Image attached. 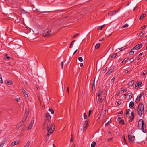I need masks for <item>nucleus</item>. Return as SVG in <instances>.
Here are the masks:
<instances>
[{
    "mask_svg": "<svg viewBox=\"0 0 147 147\" xmlns=\"http://www.w3.org/2000/svg\"><path fill=\"white\" fill-rule=\"evenodd\" d=\"M138 128L139 129H141L144 133L146 132V124L144 123L142 119H140L138 122Z\"/></svg>",
    "mask_w": 147,
    "mask_h": 147,
    "instance_id": "1",
    "label": "nucleus"
},
{
    "mask_svg": "<svg viewBox=\"0 0 147 147\" xmlns=\"http://www.w3.org/2000/svg\"><path fill=\"white\" fill-rule=\"evenodd\" d=\"M50 125H47L46 129L48 131V133L46 136L47 138L49 137V135L51 134L55 129V125L54 123L52 124L50 127Z\"/></svg>",
    "mask_w": 147,
    "mask_h": 147,
    "instance_id": "2",
    "label": "nucleus"
},
{
    "mask_svg": "<svg viewBox=\"0 0 147 147\" xmlns=\"http://www.w3.org/2000/svg\"><path fill=\"white\" fill-rule=\"evenodd\" d=\"M137 111L139 115L141 117L144 113V105L143 104L140 103L139 104Z\"/></svg>",
    "mask_w": 147,
    "mask_h": 147,
    "instance_id": "3",
    "label": "nucleus"
},
{
    "mask_svg": "<svg viewBox=\"0 0 147 147\" xmlns=\"http://www.w3.org/2000/svg\"><path fill=\"white\" fill-rule=\"evenodd\" d=\"M45 118H46V121L44 123V125H45V124L47 123V121H49V123L51 122V118L50 116L48 113H47L46 115L45 116Z\"/></svg>",
    "mask_w": 147,
    "mask_h": 147,
    "instance_id": "4",
    "label": "nucleus"
},
{
    "mask_svg": "<svg viewBox=\"0 0 147 147\" xmlns=\"http://www.w3.org/2000/svg\"><path fill=\"white\" fill-rule=\"evenodd\" d=\"M143 46V44L142 43H140L136 45L132 49V50H137L139 49H140Z\"/></svg>",
    "mask_w": 147,
    "mask_h": 147,
    "instance_id": "5",
    "label": "nucleus"
},
{
    "mask_svg": "<svg viewBox=\"0 0 147 147\" xmlns=\"http://www.w3.org/2000/svg\"><path fill=\"white\" fill-rule=\"evenodd\" d=\"M128 137L130 143H133V141L134 140L135 138V136H132V135H129Z\"/></svg>",
    "mask_w": 147,
    "mask_h": 147,
    "instance_id": "6",
    "label": "nucleus"
},
{
    "mask_svg": "<svg viewBox=\"0 0 147 147\" xmlns=\"http://www.w3.org/2000/svg\"><path fill=\"white\" fill-rule=\"evenodd\" d=\"M51 31L48 30L46 31L43 33V35L45 36H48L51 35Z\"/></svg>",
    "mask_w": 147,
    "mask_h": 147,
    "instance_id": "7",
    "label": "nucleus"
},
{
    "mask_svg": "<svg viewBox=\"0 0 147 147\" xmlns=\"http://www.w3.org/2000/svg\"><path fill=\"white\" fill-rule=\"evenodd\" d=\"M142 96V94L140 93L137 96V98L135 100V102L136 103H138L139 102L140 99L141 98Z\"/></svg>",
    "mask_w": 147,
    "mask_h": 147,
    "instance_id": "8",
    "label": "nucleus"
},
{
    "mask_svg": "<svg viewBox=\"0 0 147 147\" xmlns=\"http://www.w3.org/2000/svg\"><path fill=\"white\" fill-rule=\"evenodd\" d=\"M114 66H111V67H110L109 68V70L108 72L107 73V74L109 75L110 74L113 72V71L114 69Z\"/></svg>",
    "mask_w": 147,
    "mask_h": 147,
    "instance_id": "9",
    "label": "nucleus"
},
{
    "mask_svg": "<svg viewBox=\"0 0 147 147\" xmlns=\"http://www.w3.org/2000/svg\"><path fill=\"white\" fill-rule=\"evenodd\" d=\"M29 113V110L28 109L26 108V111L25 114V115H26V119H25L24 120H26L27 119L28 115Z\"/></svg>",
    "mask_w": 147,
    "mask_h": 147,
    "instance_id": "10",
    "label": "nucleus"
},
{
    "mask_svg": "<svg viewBox=\"0 0 147 147\" xmlns=\"http://www.w3.org/2000/svg\"><path fill=\"white\" fill-rule=\"evenodd\" d=\"M142 84L141 82H139L138 81L136 84L135 88L137 89L140 85H141Z\"/></svg>",
    "mask_w": 147,
    "mask_h": 147,
    "instance_id": "11",
    "label": "nucleus"
},
{
    "mask_svg": "<svg viewBox=\"0 0 147 147\" xmlns=\"http://www.w3.org/2000/svg\"><path fill=\"white\" fill-rule=\"evenodd\" d=\"M117 12H115V10L113 11H110L108 15L112 16L114 14H115V13H116Z\"/></svg>",
    "mask_w": 147,
    "mask_h": 147,
    "instance_id": "12",
    "label": "nucleus"
},
{
    "mask_svg": "<svg viewBox=\"0 0 147 147\" xmlns=\"http://www.w3.org/2000/svg\"><path fill=\"white\" fill-rule=\"evenodd\" d=\"M5 83L8 85H11L12 84V82L11 80H10L9 81H5Z\"/></svg>",
    "mask_w": 147,
    "mask_h": 147,
    "instance_id": "13",
    "label": "nucleus"
},
{
    "mask_svg": "<svg viewBox=\"0 0 147 147\" xmlns=\"http://www.w3.org/2000/svg\"><path fill=\"white\" fill-rule=\"evenodd\" d=\"M18 144V142H17V141H14L12 142L11 144V146H13L14 145H16Z\"/></svg>",
    "mask_w": 147,
    "mask_h": 147,
    "instance_id": "14",
    "label": "nucleus"
},
{
    "mask_svg": "<svg viewBox=\"0 0 147 147\" xmlns=\"http://www.w3.org/2000/svg\"><path fill=\"white\" fill-rule=\"evenodd\" d=\"M134 81H132L128 83V86L129 87H131L134 84Z\"/></svg>",
    "mask_w": 147,
    "mask_h": 147,
    "instance_id": "15",
    "label": "nucleus"
},
{
    "mask_svg": "<svg viewBox=\"0 0 147 147\" xmlns=\"http://www.w3.org/2000/svg\"><path fill=\"white\" fill-rule=\"evenodd\" d=\"M101 92H99L98 93L97 95V96L96 97V99H98V100H99L100 98V96L101 94Z\"/></svg>",
    "mask_w": 147,
    "mask_h": 147,
    "instance_id": "16",
    "label": "nucleus"
},
{
    "mask_svg": "<svg viewBox=\"0 0 147 147\" xmlns=\"http://www.w3.org/2000/svg\"><path fill=\"white\" fill-rule=\"evenodd\" d=\"M134 113L133 112H132L131 113V115L130 116L131 119V120H132L134 119Z\"/></svg>",
    "mask_w": 147,
    "mask_h": 147,
    "instance_id": "17",
    "label": "nucleus"
},
{
    "mask_svg": "<svg viewBox=\"0 0 147 147\" xmlns=\"http://www.w3.org/2000/svg\"><path fill=\"white\" fill-rule=\"evenodd\" d=\"M146 16V14H143L140 17V18H139V20H140L143 19Z\"/></svg>",
    "mask_w": 147,
    "mask_h": 147,
    "instance_id": "18",
    "label": "nucleus"
},
{
    "mask_svg": "<svg viewBox=\"0 0 147 147\" xmlns=\"http://www.w3.org/2000/svg\"><path fill=\"white\" fill-rule=\"evenodd\" d=\"M134 106V102L133 101H131L129 105V107L130 108H131Z\"/></svg>",
    "mask_w": 147,
    "mask_h": 147,
    "instance_id": "19",
    "label": "nucleus"
},
{
    "mask_svg": "<svg viewBox=\"0 0 147 147\" xmlns=\"http://www.w3.org/2000/svg\"><path fill=\"white\" fill-rule=\"evenodd\" d=\"M88 125H83V130L84 131H85L86 130V129L88 127Z\"/></svg>",
    "mask_w": 147,
    "mask_h": 147,
    "instance_id": "20",
    "label": "nucleus"
},
{
    "mask_svg": "<svg viewBox=\"0 0 147 147\" xmlns=\"http://www.w3.org/2000/svg\"><path fill=\"white\" fill-rule=\"evenodd\" d=\"M117 53H115L113 55H112L111 56V59H114L115 57H116L117 56Z\"/></svg>",
    "mask_w": 147,
    "mask_h": 147,
    "instance_id": "21",
    "label": "nucleus"
},
{
    "mask_svg": "<svg viewBox=\"0 0 147 147\" xmlns=\"http://www.w3.org/2000/svg\"><path fill=\"white\" fill-rule=\"evenodd\" d=\"M96 143L95 142L93 141L91 144V147H95Z\"/></svg>",
    "mask_w": 147,
    "mask_h": 147,
    "instance_id": "22",
    "label": "nucleus"
},
{
    "mask_svg": "<svg viewBox=\"0 0 147 147\" xmlns=\"http://www.w3.org/2000/svg\"><path fill=\"white\" fill-rule=\"evenodd\" d=\"M100 43L97 44L95 46V48L96 49H98L100 46Z\"/></svg>",
    "mask_w": 147,
    "mask_h": 147,
    "instance_id": "23",
    "label": "nucleus"
},
{
    "mask_svg": "<svg viewBox=\"0 0 147 147\" xmlns=\"http://www.w3.org/2000/svg\"><path fill=\"white\" fill-rule=\"evenodd\" d=\"M129 58H125L123 61L121 62V63H125L126 62V61L128 60Z\"/></svg>",
    "mask_w": 147,
    "mask_h": 147,
    "instance_id": "24",
    "label": "nucleus"
},
{
    "mask_svg": "<svg viewBox=\"0 0 147 147\" xmlns=\"http://www.w3.org/2000/svg\"><path fill=\"white\" fill-rule=\"evenodd\" d=\"M128 95L127 96H129V98H131L132 97V94L131 93H131H129L128 94H127Z\"/></svg>",
    "mask_w": 147,
    "mask_h": 147,
    "instance_id": "25",
    "label": "nucleus"
},
{
    "mask_svg": "<svg viewBox=\"0 0 147 147\" xmlns=\"http://www.w3.org/2000/svg\"><path fill=\"white\" fill-rule=\"evenodd\" d=\"M119 123L123 125L124 123V122L123 119L121 120L119 122Z\"/></svg>",
    "mask_w": 147,
    "mask_h": 147,
    "instance_id": "26",
    "label": "nucleus"
},
{
    "mask_svg": "<svg viewBox=\"0 0 147 147\" xmlns=\"http://www.w3.org/2000/svg\"><path fill=\"white\" fill-rule=\"evenodd\" d=\"M126 48V47L124 46V47H121V48H120L119 49V50H120V51H122L123 50V49H125ZM118 49H117L116 50H117Z\"/></svg>",
    "mask_w": 147,
    "mask_h": 147,
    "instance_id": "27",
    "label": "nucleus"
},
{
    "mask_svg": "<svg viewBox=\"0 0 147 147\" xmlns=\"http://www.w3.org/2000/svg\"><path fill=\"white\" fill-rule=\"evenodd\" d=\"M32 126L33 125H30V124L29 125L28 127V130H30V129H31L32 128Z\"/></svg>",
    "mask_w": 147,
    "mask_h": 147,
    "instance_id": "28",
    "label": "nucleus"
},
{
    "mask_svg": "<svg viewBox=\"0 0 147 147\" xmlns=\"http://www.w3.org/2000/svg\"><path fill=\"white\" fill-rule=\"evenodd\" d=\"M75 42V40L73 41L70 44V45L69 46V47L71 48L72 47V46L73 45L74 43Z\"/></svg>",
    "mask_w": 147,
    "mask_h": 147,
    "instance_id": "29",
    "label": "nucleus"
},
{
    "mask_svg": "<svg viewBox=\"0 0 147 147\" xmlns=\"http://www.w3.org/2000/svg\"><path fill=\"white\" fill-rule=\"evenodd\" d=\"M30 145V142L29 141H28L27 143L24 146V147H28Z\"/></svg>",
    "mask_w": 147,
    "mask_h": 147,
    "instance_id": "30",
    "label": "nucleus"
},
{
    "mask_svg": "<svg viewBox=\"0 0 147 147\" xmlns=\"http://www.w3.org/2000/svg\"><path fill=\"white\" fill-rule=\"evenodd\" d=\"M49 111H50L52 114H53L54 113V111L51 108H49Z\"/></svg>",
    "mask_w": 147,
    "mask_h": 147,
    "instance_id": "31",
    "label": "nucleus"
},
{
    "mask_svg": "<svg viewBox=\"0 0 147 147\" xmlns=\"http://www.w3.org/2000/svg\"><path fill=\"white\" fill-rule=\"evenodd\" d=\"M121 102H122V100H119L117 102V106L121 104Z\"/></svg>",
    "mask_w": 147,
    "mask_h": 147,
    "instance_id": "32",
    "label": "nucleus"
},
{
    "mask_svg": "<svg viewBox=\"0 0 147 147\" xmlns=\"http://www.w3.org/2000/svg\"><path fill=\"white\" fill-rule=\"evenodd\" d=\"M87 115L86 113H84V119H86L87 118Z\"/></svg>",
    "mask_w": 147,
    "mask_h": 147,
    "instance_id": "33",
    "label": "nucleus"
},
{
    "mask_svg": "<svg viewBox=\"0 0 147 147\" xmlns=\"http://www.w3.org/2000/svg\"><path fill=\"white\" fill-rule=\"evenodd\" d=\"M88 121L87 120H86L84 121V124L83 125H87L88 126Z\"/></svg>",
    "mask_w": 147,
    "mask_h": 147,
    "instance_id": "34",
    "label": "nucleus"
},
{
    "mask_svg": "<svg viewBox=\"0 0 147 147\" xmlns=\"http://www.w3.org/2000/svg\"><path fill=\"white\" fill-rule=\"evenodd\" d=\"M128 111H126V116L127 117H128V115H129V111H130V109H128Z\"/></svg>",
    "mask_w": 147,
    "mask_h": 147,
    "instance_id": "35",
    "label": "nucleus"
},
{
    "mask_svg": "<svg viewBox=\"0 0 147 147\" xmlns=\"http://www.w3.org/2000/svg\"><path fill=\"white\" fill-rule=\"evenodd\" d=\"M104 25H103V26H98V30H101L103 28V27H104Z\"/></svg>",
    "mask_w": 147,
    "mask_h": 147,
    "instance_id": "36",
    "label": "nucleus"
},
{
    "mask_svg": "<svg viewBox=\"0 0 147 147\" xmlns=\"http://www.w3.org/2000/svg\"><path fill=\"white\" fill-rule=\"evenodd\" d=\"M78 59L80 62H82L83 61L82 58L81 57H79Z\"/></svg>",
    "mask_w": 147,
    "mask_h": 147,
    "instance_id": "37",
    "label": "nucleus"
},
{
    "mask_svg": "<svg viewBox=\"0 0 147 147\" xmlns=\"http://www.w3.org/2000/svg\"><path fill=\"white\" fill-rule=\"evenodd\" d=\"M3 82V81L2 80V78L1 77V75L0 74V83H2Z\"/></svg>",
    "mask_w": 147,
    "mask_h": 147,
    "instance_id": "38",
    "label": "nucleus"
},
{
    "mask_svg": "<svg viewBox=\"0 0 147 147\" xmlns=\"http://www.w3.org/2000/svg\"><path fill=\"white\" fill-rule=\"evenodd\" d=\"M95 79H94V82H93V85H92V89H95V84H94V82H95Z\"/></svg>",
    "mask_w": 147,
    "mask_h": 147,
    "instance_id": "39",
    "label": "nucleus"
},
{
    "mask_svg": "<svg viewBox=\"0 0 147 147\" xmlns=\"http://www.w3.org/2000/svg\"><path fill=\"white\" fill-rule=\"evenodd\" d=\"M132 50L130 52L129 54V55H132L134 53V51H132Z\"/></svg>",
    "mask_w": 147,
    "mask_h": 147,
    "instance_id": "40",
    "label": "nucleus"
},
{
    "mask_svg": "<svg viewBox=\"0 0 147 147\" xmlns=\"http://www.w3.org/2000/svg\"><path fill=\"white\" fill-rule=\"evenodd\" d=\"M74 139V138H73V136L72 135V134H71V139H70V142H72L73 140Z\"/></svg>",
    "mask_w": 147,
    "mask_h": 147,
    "instance_id": "41",
    "label": "nucleus"
},
{
    "mask_svg": "<svg viewBox=\"0 0 147 147\" xmlns=\"http://www.w3.org/2000/svg\"><path fill=\"white\" fill-rule=\"evenodd\" d=\"M79 35V34L78 33H77L76 34L74 35V36L72 37L73 38H76V37L78 36Z\"/></svg>",
    "mask_w": 147,
    "mask_h": 147,
    "instance_id": "42",
    "label": "nucleus"
},
{
    "mask_svg": "<svg viewBox=\"0 0 147 147\" xmlns=\"http://www.w3.org/2000/svg\"><path fill=\"white\" fill-rule=\"evenodd\" d=\"M128 25L127 24H125V25L123 26H122V27L123 28H125V27H128Z\"/></svg>",
    "mask_w": 147,
    "mask_h": 147,
    "instance_id": "43",
    "label": "nucleus"
},
{
    "mask_svg": "<svg viewBox=\"0 0 147 147\" xmlns=\"http://www.w3.org/2000/svg\"><path fill=\"white\" fill-rule=\"evenodd\" d=\"M113 137H112L111 138H109L107 139V142H109L110 141H111L113 139Z\"/></svg>",
    "mask_w": 147,
    "mask_h": 147,
    "instance_id": "44",
    "label": "nucleus"
},
{
    "mask_svg": "<svg viewBox=\"0 0 147 147\" xmlns=\"http://www.w3.org/2000/svg\"><path fill=\"white\" fill-rule=\"evenodd\" d=\"M5 58L8 59H9L10 58V57L8 56L7 55H6L5 56Z\"/></svg>",
    "mask_w": 147,
    "mask_h": 147,
    "instance_id": "45",
    "label": "nucleus"
},
{
    "mask_svg": "<svg viewBox=\"0 0 147 147\" xmlns=\"http://www.w3.org/2000/svg\"><path fill=\"white\" fill-rule=\"evenodd\" d=\"M16 100L18 102H20V98H18L16 99Z\"/></svg>",
    "mask_w": 147,
    "mask_h": 147,
    "instance_id": "46",
    "label": "nucleus"
},
{
    "mask_svg": "<svg viewBox=\"0 0 147 147\" xmlns=\"http://www.w3.org/2000/svg\"><path fill=\"white\" fill-rule=\"evenodd\" d=\"M125 135H123L122 136V137H123V140L124 141H125V142H126V140H125Z\"/></svg>",
    "mask_w": 147,
    "mask_h": 147,
    "instance_id": "47",
    "label": "nucleus"
},
{
    "mask_svg": "<svg viewBox=\"0 0 147 147\" xmlns=\"http://www.w3.org/2000/svg\"><path fill=\"white\" fill-rule=\"evenodd\" d=\"M22 91L24 94H26L27 93L25 90L24 89H22Z\"/></svg>",
    "mask_w": 147,
    "mask_h": 147,
    "instance_id": "48",
    "label": "nucleus"
},
{
    "mask_svg": "<svg viewBox=\"0 0 147 147\" xmlns=\"http://www.w3.org/2000/svg\"><path fill=\"white\" fill-rule=\"evenodd\" d=\"M92 112V110H90L89 111V114H88V116H90V114H91V113Z\"/></svg>",
    "mask_w": 147,
    "mask_h": 147,
    "instance_id": "49",
    "label": "nucleus"
},
{
    "mask_svg": "<svg viewBox=\"0 0 147 147\" xmlns=\"http://www.w3.org/2000/svg\"><path fill=\"white\" fill-rule=\"evenodd\" d=\"M134 61V59L133 58H132L130 60V61L131 63H132Z\"/></svg>",
    "mask_w": 147,
    "mask_h": 147,
    "instance_id": "50",
    "label": "nucleus"
},
{
    "mask_svg": "<svg viewBox=\"0 0 147 147\" xmlns=\"http://www.w3.org/2000/svg\"><path fill=\"white\" fill-rule=\"evenodd\" d=\"M104 98H101L100 100V102H103V100H104Z\"/></svg>",
    "mask_w": 147,
    "mask_h": 147,
    "instance_id": "51",
    "label": "nucleus"
},
{
    "mask_svg": "<svg viewBox=\"0 0 147 147\" xmlns=\"http://www.w3.org/2000/svg\"><path fill=\"white\" fill-rule=\"evenodd\" d=\"M146 25H144L143 26H142L141 27V28H142V29H144L146 27Z\"/></svg>",
    "mask_w": 147,
    "mask_h": 147,
    "instance_id": "52",
    "label": "nucleus"
},
{
    "mask_svg": "<svg viewBox=\"0 0 147 147\" xmlns=\"http://www.w3.org/2000/svg\"><path fill=\"white\" fill-rule=\"evenodd\" d=\"M115 80V78H113L111 81V83H113L114 81Z\"/></svg>",
    "mask_w": 147,
    "mask_h": 147,
    "instance_id": "53",
    "label": "nucleus"
},
{
    "mask_svg": "<svg viewBox=\"0 0 147 147\" xmlns=\"http://www.w3.org/2000/svg\"><path fill=\"white\" fill-rule=\"evenodd\" d=\"M61 68H63V61H62L61 62Z\"/></svg>",
    "mask_w": 147,
    "mask_h": 147,
    "instance_id": "54",
    "label": "nucleus"
},
{
    "mask_svg": "<svg viewBox=\"0 0 147 147\" xmlns=\"http://www.w3.org/2000/svg\"><path fill=\"white\" fill-rule=\"evenodd\" d=\"M146 73H147L146 71V70L144 71V72L143 73V75H145L146 74Z\"/></svg>",
    "mask_w": 147,
    "mask_h": 147,
    "instance_id": "55",
    "label": "nucleus"
},
{
    "mask_svg": "<svg viewBox=\"0 0 147 147\" xmlns=\"http://www.w3.org/2000/svg\"><path fill=\"white\" fill-rule=\"evenodd\" d=\"M69 87H67V92L68 93H69Z\"/></svg>",
    "mask_w": 147,
    "mask_h": 147,
    "instance_id": "56",
    "label": "nucleus"
},
{
    "mask_svg": "<svg viewBox=\"0 0 147 147\" xmlns=\"http://www.w3.org/2000/svg\"><path fill=\"white\" fill-rule=\"evenodd\" d=\"M121 8V7H120L119 9H118L117 10H115V12H118L119 10Z\"/></svg>",
    "mask_w": 147,
    "mask_h": 147,
    "instance_id": "57",
    "label": "nucleus"
},
{
    "mask_svg": "<svg viewBox=\"0 0 147 147\" xmlns=\"http://www.w3.org/2000/svg\"><path fill=\"white\" fill-rule=\"evenodd\" d=\"M110 121H111L110 120L109 121L106 123V124L105 125L106 126L107 125H108L109 123L110 122Z\"/></svg>",
    "mask_w": 147,
    "mask_h": 147,
    "instance_id": "58",
    "label": "nucleus"
},
{
    "mask_svg": "<svg viewBox=\"0 0 147 147\" xmlns=\"http://www.w3.org/2000/svg\"><path fill=\"white\" fill-rule=\"evenodd\" d=\"M144 34V33L143 32H141L139 34V35L142 36Z\"/></svg>",
    "mask_w": 147,
    "mask_h": 147,
    "instance_id": "59",
    "label": "nucleus"
},
{
    "mask_svg": "<svg viewBox=\"0 0 147 147\" xmlns=\"http://www.w3.org/2000/svg\"><path fill=\"white\" fill-rule=\"evenodd\" d=\"M107 67H106V68H105V69H104L103 70H102V71L103 72H105L107 70Z\"/></svg>",
    "mask_w": 147,
    "mask_h": 147,
    "instance_id": "60",
    "label": "nucleus"
},
{
    "mask_svg": "<svg viewBox=\"0 0 147 147\" xmlns=\"http://www.w3.org/2000/svg\"><path fill=\"white\" fill-rule=\"evenodd\" d=\"M138 9V7H137V6H136L135 8H134V9H133V11H135V10H137Z\"/></svg>",
    "mask_w": 147,
    "mask_h": 147,
    "instance_id": "61",
    "label": "nucleus"
},
{
    "mask_svg": "<svg viewBox=\"0 0 147 147\" xmlns=\"http://www.w3.org/2000/svg\"><path fill=\"white\" fill-rule=\"evenodd\" d=\"M34 121H31L30 123V125H33V124L34 123Z\"/></svg>",
    "mask_w": 147,
    "mask_h": 147,
    "instance_id": "62",
    "label": "nucleus"
},
{
    "mask_svg": "<svg viewBox=\"0 0 147 147\" xmlns=\"http://www.w3.org/2000/svg\"><path fill=\"white\" fill-rule=\"evenodd\" d=\"M24 95L26 97H28V95L27 93L26 94H24Z\"/></svg>",
    "mask_w": 147,
    "mask_h": 147,
    "instance_id": "63",
    "label": "nucleus"
},
{
    "mask_svg": "<svg viewBox=\"0 0 147 147\" xmlns=\"http://www.w3.org/2000/svg\"><path fill=\"white\" fill-rule=\"evenodd\" d=\"M130 3H131L130 2H129L126 5H125V7L128 6Z\"/></svg>",
    "mask_w": 147,
    "mask_h": 147,
    "instance_id": "64",
    "label": "nucleus"
}]
</instances>
